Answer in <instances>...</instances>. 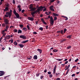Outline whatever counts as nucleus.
Returning <instances> with one entry per match:
<instances>
[{"instance_id": "10", "label": "nucleus", "mask_w": 80, "mask_h": 80, "mask_svg": "<svg viewBox=\"0 0 80 80\" xmlns=\"http://www.w3.org/2000/svg\"><path fill=\"white\" fill-rule=\"evenodd\" d=\"M38 12L37 11V10H36L35 11H34L33 12H32L31 13V14H32V15H34V14H35V13H36Z\"/></svg>"}, {"instance_id": "1", "label": "nucleus", "mask_w": 80, "mask_h": 80, "mask_svg": "<svg viewBox=\"0 0 80 80\" xmlns=\"http://www.w3.org/2000/svg\"><path fill=\"white\" fill-rule=\"evenodd\" d=\"M12 9L10 10L9 12H7L6 13V14H5V17H4L3 18L4 20H6V19H6V18L5 17H6V18H8V17H9V18H10V17H11V16H12Z\"/></svg>"}, {"instance_id": "4", "label": "nucleus", "mask_w": 80, "mask_h": 80, "mask_svg": "<svg viewBox=\"0 0 80 80\" xmlns=\"http://www.w3.org/2000/svg\"><path fill=\"white\" fill-rule=\"evenodd\" d=\"M5 72L3 71H0V76L3 75L5 73Z\"/></svg>"}, {"instance_id": "5", "label": "nucleus", "mask_w": 80, "mask_h": 80, "mask_svg": "<svg viewBox=\"0 0 80 80\" xmlns=\"http://www.w3.org/2000/svg\"><path fill=\"white\" fill-rule=\"evenodd\" d=\"M20 38H23V39H26L27 38L26 36H23V35H21L19 36Z\"/></svg>"}, {"instance_id": "21", "label": "nucleus", "mask_w": 80, "mask_h": 80, "mask_svg": "<svg viewBox=\"0 0 80 80\" xmlns=\"http://www.w3.org/2000/svg\"><path fill=\"white\" fill-rule=\"evenodd\" d=\"M19 45L20 47H21V48H23V47H24V45L23 44H19Z\"/></svg>"}, {"instance_id": "40", "label": "nucleus", "mask_w": 80, "mask_h": 80, "mask_svg": "<svg viewBox=\"0 0 80 80\" xmlns=\"http://www.w3.org/2000/svg\"><path fill=\"white\" fill-rule=\"evenodd\" d=\"M57 17H54V20H57Z\"/></svg>"}, {"instance_id": "54", "label": "nucleus", "mask_w": 80, "mask_h": 80, "mask_svg": "<svg viewBox=\"0 0 80 80\" xmlns=\"http://www.w3.org/2000/svg\"><path fill=\"white\" fill-rule=\"evenodd\" d=\"M45 13H46V15H49V14H48V12H45Z\"/></svg>"}, {"instance_id": "32", "label": "nucleus", "mask_w": 80, "mask_h": 80, "mask_svg": "<svg viewBox=\"0 0 80 80\" xmlns=\"http://www.w3.org/2000/svg\"><path fill=\"white\" fill-rule=\"evenodd\" d=\"M8 28H9V26L7 25L6 27V28L8 30Z\"/></svg>"}, {"instance_id": "25", "label": "nucleus", "mask_w": 80, "mask_h": 80, "mask_svg": "<svg viewBox=\"0 0 80 80\" xmlns=\"http://www.w3.org/2000/svg\"><path fill=\"white\" fill-rule=\"evenodd\" d=\"M23 30L25 31H27V29L26 28H23Z\"/></svg>"}, {"instance_id": "64", "label": "nucleus", "mask_w": 80, "mask_h": 80, "mask_svg": "<svg viewBox=\"0 0 80 80\" xmlns=\"http://www.w3.org/2000/svg\"><path fill=\"white\" fill-rule=\"evenodd\" d=\"M60 80V78H58L56 79V80Z\"/></svg>"}, {"instance_id": "59", "label": "nucleus", "mask_w": 80, "mask_h": 80, "mask_svg": "<svg viewBox=\"0 0 80 80\" xmlns=\"http://www.w3.org/2000/svg\"><path fill=\"white\" fill-rule=\"evenodd\" d=\"M57 33H61V31H57Z\"/></svg>"}, {"instance_id": "27", "label": "nucleus", "mask_w": 80, "mask_h": 80, "mask_svg": "<svg viewBox=\"0 0 80 80\" xmlns=\"http://www.w3.org/2000/svg\"><path fill=\"white\" fill-rule=\"evenodd\" d=\"M70 67V65H68V66L65 69V70H68V68H69Z\"/></svg>"}, {"instance_id": "31", "label": "nucleus", "mask_w": 80, "mask_h": 80, "mask_svg": "<svg viewBox=\"0 0 80 80\" xmlns=\"http://www.w3.org/2000/svg\"><path fill=\"white\" fill-rule=\"evenodd\" d=\"M14 45H17V44H18V43L17 42H16V41H15L14 42Z\"/></svg>"}, {"instance_id": "14", "label": "nucleus", "mask_w": 80, "mask_h": 80, "mask_svg": "<svg viewBox=\"0 0 80 80\" xmlns=\"http://www.w3.org/2000/svg\"><path fill=\"white\" fill-rule=\"evenodd\" d=\"M6 37L7 39H8H8H10L11 37H10V35H8V36H6Z\"/></svg>"}, {"instance_id": "43", "label": "nucleus", "mask_w": 80, "mask_h": 80, "mask_svg": "<svg viewBox=\"0 0 80 80\" xmlns=\"http://www.w3.org/2000/svg\"><path fill=\"white\" fill-rule=\"evenodd\" d=\"M20 7H21V6H20V5L18 6L17 8H19V9L21 8Z\"/></svg>"}, {"instance_id": "62", "label": "nucleus", "mask_w": 80, "mask_h": 80, "mask_svg": "<svg viewBox=\"0 0 80 80\" xmlns=\"http://www.w3.org/2000/svg\"><path fill=\"white\" fill-rule=\"evenodd\" d=\"M7 30H8V29H5V28L4 29V31H5V32H7Z\"/></svg>"}, {"instance_id": "18", "label": "nucleus", "mask_w": 80, "mask_h": 80, "mask_svg": "<svg viewBox=\"0 0 80 80\" xmlns=\"http://www.w3.org/2000/svg\"><path fill=\"white\" fill-rule=\"evenodd\" d=\"M67 40V39H63L61 40V41L62 42H65Z\"/></svg>"}, {"instance_id": "46", "label": "nucleus", "mask_w": 80, "mask_h": 80, "mask_svg": "<svg viewBox=\"0 0 80 80\" xmlns=\"http://www.w3.org/2000/svg\"><path fill=\"white\" fill-rule=\"evenodd\" d=\"M2 27H5V23H3L2 25Z\"/></svg>"}, {"instance_id": "12", "label": "nucleus", "mask_w": 80, "mask_h": 80, "mask_svg": "<svg viewBox=\"0 0 80 80\" xmlns=\"http://www.w3.org/2000/svg\"><path fill=\"white\" fill-rule=\"evenodd\" d=\"M7 11H8V8L6 7L5 9H4V12H7Z\"/></svg>"}, {"instance_id": "22", "label": "nucleus", "mask_w": 80, "mask_h": 80, "mask_svg": "<svg viewBox=\"0 0 80 80\" xmlns=\"http://www.w3.org/2000/svg\"><path fill=\"white\" fill-rule=\"evenodd\" d=\"M67 38H72V35L67 36Z\"/></svg>"}, {"instance_id": "15", "label": "nucleus", "mask_w": 80, "mask_h": 80, "mask_svg": "<svg viewBox=\"0 0 80 80\" xmlns=\"http://www.w3.org/2000/svg\"><path fill=\"white\" fill-rule=\"evenodd\" d=\"M38 51L39 52V53H42V50H41L40 49H37Z\"/></svg>"}, {"instance_id": "29", "label": "nucleus", "mask_w": 80, "mask_h": 80, "mask_svg": "<svg viewBox=\"0 0 80 80\" xmlns=\"http://www.w3.org/2000/svg\"><path fill=\"white\" fill-rule=\"evenodd\" d=\"M19 26L21 28H23V25L22 24H20Z\"/></svg>"}, {"instance_id": "26", "label": "nucleus", "mask_w": 80, "mask_h": 80, "mask_svg": "<svg viewBox=\"0 0 80 80\" xmlns=\"http://www.w3.org/2000/svg\"><path fill=\"white\" fill-rule=\"evenodd\" d=\"M56 60H58V61H62V60H63V59H56Z\"/></svg>"}, {"instance_id": "49", "label": "nucleus", "mask_w": 80, "mask_h": 80, "mask_svg": "<svg viewBox=\"0 0 80 80\" xmlns=\"http://www.w3.org/2000/svg\"><path fill=\"white\" fill-rule=\"evenodd\" d=\"M24 12H25V10L24 9L22 10L21 11L22 13H24Z\"/></svg>"}, {"instance_id": "28", "label": "nucleus", "mask_w": 80, "mask_h": 80, "mask_svg": "<svg viewBox=\"0 0 80 80\" xmlns=\"http://www.w3.org/2000/svg\"><path fill=\"white\" fill-rule=\"evenodd\" d=\"M14 32L15 33H17V32H18V30H17V29H15L14 30Z\"/></svg>"}, {"instance_id": "56", "label": "nucleus", "mask_w": 80, "mask_h": 80, "mask_svg": "<svg viewBox=\"0 0 80 80\" xmlns=\"http://www.w3.org/2000/svg\"><path fill=\"white\" fill-rule=\"evenodd\" d=\"M56 70H53V74H55V72Z\"/></svg>"}, {"instance_id": "41", "label": "nucleus", "mask_w": 80, "mask_h": 80, "mask_svg": "<svg viewBox=\"0 0 80 80\" xmlns=\"http://www.w3.org/2000/svg\"><path fill=\"white\" fill-rule=\"evenodd\" d=\"M64 17L66 18V19H65V20H68V18H67V17L64 16Z\"/></svg>"}, {"instance_id": "47", "label": "nucleus", "mask_w": 80, "mask_h": 80, "mask_svg": "<svg viewBox=\"0 0 80 80\" xmlns=\"http://www.w3.org/2000/svg\"><path fill=\"white\" fill-rule=\"evenodd\" d=\"M52 77H53V75H52V74H50V75H49V77H50V78H52Z\"/></svg>"}, {"instance_id": "58", "label": "nucleus", "mask_w": 80, "mask_h": 80, "mask_svg": "<svg viewBox=\"0 0 80 80\" xmlns=\"http://www.w3.org/2000/svg\"><path fill=\"white\" fill-rule=\"evenodd\" d=\"M33 34H34L35 35H36V34H37V32H33Z\"/></svg>"}, {"instance_id": "23", "label": "nucleus", "mask_w": 80, "mask_h": 80, "mask_svg": "<svg viewBox=\"0 0 80 80\" xmlns=\"http://www.w3.org/2000/svg\"><path fill=\"white\" fill-rule=\"evenodd\" d=\"M18 13L17 12H16V10H15V9H14V11H13V13L15 15L16 14H17Z\"/></svg>"}, {"instance_id": "24", "label": "nucleus", "mask_w": 80, "mask_h": 80, "mask_svg": "<svg viewBox=\"0 0 80 80\" xmlns=\"http://www.w3.org/2000/svg\"><path fill=\"white\" fill-rule=\"evenodd\" d=\"M53 14L54 16H56L57 17L58 16V14H56L55 13H53Z\"/></svg>"}, {"instance_id": "33", "label": "nucleus", "mask_w": 80, "mask_h": 80, "mask_svg": "<svg viewBox=\"0 0 80 80\" xmlns=\"http://www.w3.org/2000/svg\"><path fill=\"white\" fill-rule=\"evenodd\" d=\"M69 71H70V69H68L66 72V75H67V74H68V72H69Z\"/></svg>"}, {"instance_id": "19", "label": "nucleus", "mask_w": 80, "mask_h": 80, "mask_svg": "<svg viewBox=\"0 0 80 80\" xmlns=\"http://www.w3.org/2000/svg\"><path fill=\"white\" fill-rule=\"evenodd\" d=\"M33 5L32 4H31L30 5V6L29 7V9H31L32 8H33Z\"/></svg>"}, {"instance_id": "9", "label": "nucleus", "mask_w": 80, "mask_h": 80, "mask_svg": "<svg viewBox=\"0 0 80 80\" xmlns=\"http://www.w3.org/2000/svg\"><path fill=\"white\" fill-rule=\"evenodd\" d=\"M15 15L16 16L17 18H19V17H20V15H19V14H18V13L15 14Z\"/></svg>"}, {"instance_id": "52", "label": "nucleus", "mask_w": 80, "mask_h": 80, "mask_svg": "<svg viewBox=\"0 0 80 80\" xmlns=\"http://www.w3.org/2000/svg\"><path fill=\"white\" fill-rule=\"evenodd\" d=\"M77 61H78V58H77V59H76L75 61V62H77Z\"/></svg>"}, {"instance_id": "53", "label": "nucleus", "mask_w": 80, "mask_h": 80, "mask_svg": "<svg viewBox=\"0 0 80 80\" xmlns=\"http://www.w3.org/2000/svg\"><path fill=\"white\" fill-rule=\"evenodd\" d=\"M43 78V76H41L40 77V78L41 79H42Z\"/></svg>"}, {"instance_id": "8", "label": "nucleus", "mask_w": 80, "mask_h": 80, "mask_svg": "<svg viewBox=\"0 0 80 80\" xmlns=\"http://www.w3.org/2000/svg\"><path fill=\"white\" fill-rule=\"evenodd\" d=\"M4 22H5V24H6V25H8V19H5V20H4Z\"/></svg>"}, {"instance_id": "42", "label": "nucleus", "mask_w": 80, "mask_h": 80, "mask_svg": "<svg viewBox=\"0 0 80 80\" xmlns=\"http://www.w3.org/2000/svg\"><path fill=\"white\" fill-rule=\"evenodd\" d=\"M61 34H63V31L62 30H61Z\"/></svg>"}, {"instance_id": "35", "label": "nucleus", "mask_w": 80, "mask_h": 80, "mask_svg": "<svg viewBox=\"0 0 80 80\" xmlns=\"http://www.w3.org/2000/svg\"><path fill=\"white\" fill-rule=\"evenodd\" d=\"M39 30H41L42 31V30H43V29L42 27H40L39 28Z\"/></svg>"}, {"instance_id": "57", "label": "nucleus", "mask_w": 80, "mask_h": 80, "mask_svg": "<svg viewBox=\"0 0 80 80\" xmlns=\"http://www.w3.org/2000/svg\"><path fill=\"white\" fill-rule=\"evenodd\" d=\"M47 10V9L46 8H45L43 10V12H45V11Z\"/></svg>"}, {"instance_id": "61", "label": "nucleus", "mask_w": 80, "mask_h": 80, "mask_svg": "<svg viewBox=\"0 0 80 80\" xmlns=\"http://www.w3.org/2000/svg\"><path fill=\"white\" fill-rule=\"evenodd\" d=\"M68 61H66V62H65L64 64H67V63H68Z\"/></svg>"}, {"instance_id": "44", "label": "nucleus", "mask_w": 80, "mask_h": 80, "mask_svg": "<svg viewBox=\"0 0 80 80\" xmlns=\"http://www.w3.org/2000/svg\"><path fill=\"white\" fill-rule=\"evenodd\" d=\"M18 11H19V12H21V11H22V9H21V8H19Z\"/></svg>"}, {"instance_id": "30", "label": "nucleus", "mask_w": 80, "mask_h": 80, "mask_svg": "<svg viewBox=\"0 0 80 80\" xmlns=\"http://www.w3.org/2000/svg\"><path fill=\"white\" fill-rule=\"evenodd\" d=\"M56 68H57V65L55 66L53 69V70H56Z\"/></svg>"}, {"instance_id": "37", "label": "nucleus", "mask_w": 80, "mask_h": 80, "mask_svg": "<svg viewBox=\"0 0 80 80\" xmlns=\"http://www.w3.org/2000/svg\"><path fill=\"white\" fill-rule=\"evenodd\" d=\"M42 22L44 24H45V25H47V23H46V22H45V21H42Z\"/></svg>"}, {"instance_id": "17", "label": "nucleus", "mask_w": 80, "mask_h": 80, "mask_svg": "<svg viewBox=\"0 0 80 80\" xmlns=\"http://www.w3.org/2000/svg\"><path fill=\"white\" fill-rule=\"evenodd\" d=\"M10 6V4H9L8 3H7V4L6 5V8H9V6Z\"/></svg>"}, {"instance_id": "16", "label": "nucleus", "mask_w": 80, "mask_h": 80, "mask_svg": "<svg viewBox=\"0 0 80 80\" xmlns=\"http://www.w3.org/2000/svg\"><path fill=\"white\" fill-rule=\"evenodd\" d=\"M28 40H27L24 41H23L22 42V43H27V42H28Z\"/></svg>"}, {"instance_id": "39", "label": "nucleus", "mask_w": 80, "mask_h": 80, "mask_svg": "<svg viewBox=\"0 0 80 80\" xmlns=\"http://www.w3.org/2000/svg\"><path fill=\"white\" fill-rule=\"evenodd\" d=\"M53 52H58V50H56V49H54L53 50Z\"/></svg>"}, {"instance_id": "13", "label": "nucleus", "mask_w": 80, "mask_h": 80, "mask_svg": "<svg viewBox=\"0 0 80 80\" xmlns=\"http://www.w3.org/2000/svg\"><path fill=\"white\" fill-rule=\"evenodd\" d=\"M34 60H37V58H38V57H37V56L36 55H35L34 56Z\"/></svg>"}, {"instance_id": "45", "label": "nucleus", "mask_w": 80, "mask_h": 80, "mask_svg": "<svg viewBox=\"0 0 80 80\" xmlns=\"http://www.w3.org/2000/svg\"><path fill=\"white\" fill-rule=\"evenodd\" d=\"M48 74L49 75H50V74H51L52 73V72H48Z\"/></svg>"}, {"instance_id": "38", "label": "nucleus", "mask_w": 80, "mask_h": 80, "mask_svg": "<svg viewBox=\"0 0 80 80\" xmlns=\"http://www.w3.org/2000/svg\"><path fill=\"white\" fill-rule=\"evenodd\" d=\"M67 31V29L65 28L64 29V33H65V32H66V31Z\"/></svg>"}, {"instance_id": "11", "label": "nucleus", "mask_w": 80, "mask_h": 80, "mask_svg": "<svg viewBox=\"0 0 80 80\" xmlns=\"http://www.w3.org/2000/svg\"><path fill=\"white\" fill-rule=\"evenodd\" d=\"M36 9V8H32L30 10V11H35V9Z\"/></svg>"}, {"instance_id": "20", "label": "nucleus", "mask_w": 80, "mask_h": 80, "mask_svg": "<svg viewBox=\"0 0 80 80\" xmlns=\"http://www.w3.org/2000/svg\"><path fill=\"white\" fill-rule=\"evenodd\" d=\"M22 30L20 29L18 30V33H22Z\"/></svg>"}, {"instance_id": "60", "label": "nucleus", "mask_w": 80, "mask_h": 80, "mask_svg": "<svg viewBox=\"0 0 80 80\" xmlns=\"http://www.w3.org/2000/svg\"><path fill=\"white\" fill-rule=\"evenodd\" d=\"M75 74H73L72 75V77H75Z\"/></svg>"}, {"instance_id": "3", "label": "nucleus", "mask_w": 80, "mask_h": 80, "mask_svg": "<svg viewBox=\"0 0 80 80\" xmlns=\"http://www.w3.org/2000/svg\"><path fill=\"white\" fill-rule=\"evenodd\" d=\"M50 23H51L52 25H53L54 24V21L52 16H51L50 17Z\"/></svg>"}, {"instance_id": "51", "label": "nucleus", "mask_w": 80, "mask_h": 80, "mask_svg": "<svg viewBox=\"0 0 80 80\" xmlns=\"http://www.w3.org/2000/svg\"><path fill=\"white\" fill-rule=\"evenodd\" d=\"M12 2L14 4H15V0H13Z\"/></svg>"}, {"instance_id": "50", "label": "nucleus", "mask_w": 80, "mask_h": 80, "mask_svg": "<svg viewBox=\"0 0 80 80\" xmlns=\"http://www.w3.org/2000/svg\"><path fill=\"white\" fill-rule=\"evenodd\" d=\"M40 75V73H38V74H36V77H38Z\"/></svg>"}, {"instance_id": "36", "label": "nucleus", "mask_w": 80, "mask_h": 80, "mask_svg": "<svg viewBox=\"0 0 80 80\" xmlns=\"http://www.w3.org/2000/svg\"><path fill=\"white\" fill-rule=\"evenodd\" d=\"M27 28H28V30H30V26H29V25H27Z\"/></svg>"}, {"instance_id": "2", "label": "nucleus", "mask_w": 80, "mask_h": 80, "mask_svg": "<svg viewBox=\"0 0 80 80\" xmlns=\"http://www.w3.org/2000/svg\"><path fill=\"white\" fill-rule=\"evenodd\" d=\"M43 7L42 6H41L39 7L36 10L38 11V12H39L40 11H42L43 10Z\"/></svg>"}, {"instance_id": "63", "label": "nucleus", "mask_w": 80, "mask_h": 80, "mask_svg": "<svg viewBox=\"0 0 80 80\" xmlns=\"http://www.w3.org/2000/svg\"><path fill=\"white\" fill-rule=\"evenodd\" d=\"M47 69H45V70L44 71V73H46L47 72Z\"/></svg>"}, {"instance_id": "48", "label": "nucleus", "mask_w": 80, "mask_h": 80, "mask_svg": "<svg viewBox=\"0 0 80 80\" xmlns=\"http://www.w3.org/2000/svg\"><path fill=\"white\" fill-rule=\"evenodd\" d=\"M55 0H52L51 1V3H53V2H55Z\"/></svg>"}, {"instance_id": "55", "label": "nucleus", "mask_w": 80, "mask_h": 80, "mask_svg": "<svg viewBox=\"0 0 80 80\" xmlns=\"http://www.w3.org/2000/svg\"><path fill=\"white\" fill-rule=\"evenodd\" d=\"M5 31H4V30H2V33H5Z\"/></svg>"}, {"instance_id": "6", "label": "nucleus", "mask_w": 80, "mask_h": 80, "mask_svg": "<svg viewBox=\"0 0 80 80\" xmlns=\"http://www.w3.org/2000/svg\"><path fill=\"white\" fill-rule=\"evenodd\" d=\"M28 19L29 20H31V21H33L34 20V19L33 18H30V17H28Z\"/></svg>"}, {"instance_id": "7", "label": "nucleus", "mask_w": 80, "mask_h": 80, "mask_svg": "<svg viewBox=\"0 0 80 80\" xmlns=\"http://www.w3.org/2000/svg\"><path fill=\"white\" fill-rule=\"evenodd\" d=\"M50 8L51 10H52V11H53V12H54V11H55L54 9H53V6H51L50 7Z\"/></svg>"}, {"instance_id": "34", "label": "nucleus", "mask_w": 80, "mask_h": 80, "mask_svg": "<svg viewBox=\"0 0 80 80\" xmlns=\"http://www.w3.org/2000/svg\"><path fill=\"white\" fill-rule=\"evenodd\" d=\"M2 34H3L2 37H5V35H6V33H2Z\"/></svg>"}]
</instances>
